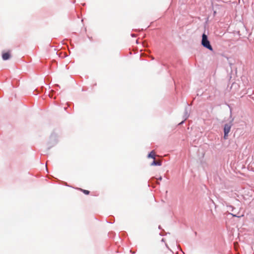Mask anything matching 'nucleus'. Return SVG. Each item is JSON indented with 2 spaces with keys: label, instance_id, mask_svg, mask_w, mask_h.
Wrapping results in <instances>:
<instances>
[{
  "label": "nucleus",
  "instance_id": "nucleus-3",
  "mask_svg": "<svg viewBox=\"0 0 254 254\" xmlns=\"http://www.w3.org/2000/svg\"><path fill=\"white\" fill-rule=\"evenodd\" d=\"M232 126V124L231 123L225 125L224 128V139H226L227 138L228 134L230 131Z\"/></svg>",
  "mask_w": 254,
  "mask_h": 254
},
{
  "label": "nucleus",
  "instance_id": "nucleus-8",
  "mask_svg": "<svg viewBox=\"0 0 254 254\" xmlns=\"http://www.w3.org/2000/svg\"><path fill=\"white\" fill-rule=\"evenodd\" d=\"M159 180H162V178H161V177H160V178H159Z\"/></svg>",
  "mask_w": 254,
  "mask_h": 254
},
{
  "label": "nucleus",
  "instance_id": "nucleus-6",
  "mask_svg": "<svg viewBox=\"0 0 254 254\" xmlns=\"http://www.w3.org/2000/svg\"><path fill=\"white\" fill-rule=\"evenodd\" d=\"M148 157L152 158L154 160L155 159V152L154 151H152L149 154H148Z\"/></svg>",
  "mask_w": 254,
  "mask_h": 254
},
{
  "label": "nucleus",
  "instance_id": "nucleus-4",
  "mask_svg": "<svg viewBox=\"0 0 254 254\" xmlns=\"http://www.w3.org/2000/svg\"><path fill=\"white\" fill-rule=\"evenodd\" d=\"M2 58L3 60H7L10 58V52L8 51L2 53Z\"/></svg>",
  "mask_w": 254,
  "mask_h": 254
},
{
  "label": "nucleus",
  "instance_id": "nucleus-7",
  "mask_svg": "<svg viewBox=\"0 0 254 254\" xmlns=\"http://www.w3.org/2000/svg\"><path fill=\"white\" fill-rule=\"evenodd\" d=\"M80 191L83 192L84 194H86V195H88L90 193V191L88 190H83L82 189H81V188H79L78 189Z\"/></svg>",
  "mask_w": 254,
  "mask_h": 254
},
{
  "label": "nucleus",
  "instance_id": "nucleus-5",
  "mask_svg": "<svg viewBox=\"0 0 254 254\" xmlns=\"http://www.w3.org/2000/svg\"><path fill=\"white\" fill-rule=\"evenodd\" d=\"M151 166H155V165L161 166V161L160 160L155 161V160H154L153 162L151 164Z\"/></svg>",
  "mask_w": 254,
  "mask_h": 254
},
{
  "label": "nucleus",
  "instance_id": "nucleus-2",
  "mask_svg": "<svg viewBox=\"0 0 254 254\" xmlns=\"http://www.w3.org/2000/svg\"><path fill=\"white\" fill-rule=\"evenodd\" d=\"M201 44L202 46L209 49L210 51H213V48L211 46L209 41L207 39V37L205 34H203L202 36Z\"/></svg>",
  "mask_w": 254,
  "mask_h": 254
},
{
  "label": "nucleus",
  "instance_id": "nucleus-1",
  "mask_svg": "<svg viewBox=\"0 0 254 254\" xmlns=\"http://www.w3.org/2000/svg\"><path fill=\"white\" fill-rule=\"evenodd\" d=\"M158 254H171L169 248L165 244L162 243V244L158 247L157 250Z\"/></svg>",
  "mask_w": 254,
  "mask_h": 254
}]
</instances>
